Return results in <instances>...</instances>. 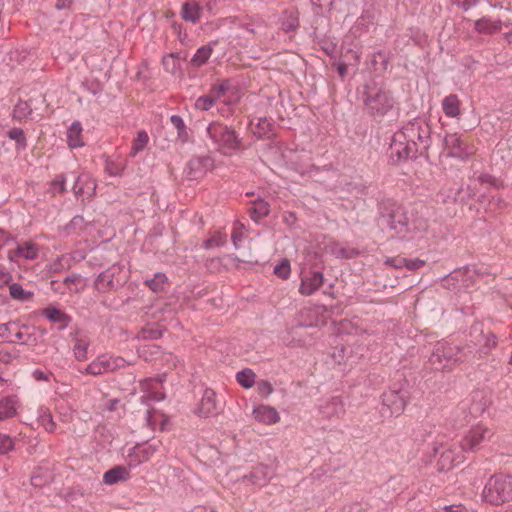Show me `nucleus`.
<instances>
[{
  "label": "nucleus",
  "instance_id": "obj_1",
  "mask_svg": "<svg viewBox=\"0 0 512 512\" xmlns=\"http://www.w3.org/2000/svg\"><path fill=\"white\" fill-rule=\"evenodd\" d=\"M431 143L428 123L421 118H415L394 133L390 144V158L394 162H405L426 157Z\"/></svg>",
  "mask_w": 512,
  "mask_h": 512
},
{
  "label": "nucleus",
  "instance_id": "obj_2",
  "mask_svg": "<svg viewBox=\"0 0 512 512\" xmlns=\"http://www.w3.org/2000/svg\"><path fill=\"white\" fill-rule=\"evenodd\" d=\"M377 225L388 229L401 239H409L417 230L415 222L408 216L404 206L391 198H383L378 202Z\"/></svg>",
  "mask_w": 512,
  "mask_h": 512
},
{
  "label": "nucleus",
  "instance_id": "obj_3",
  "mask_svg": "<svg viewBox=\"0 0 512 512\" xmlns=\"http://www.w3.org/2000/svg\"><path fill=\"white\" fill-rule=\"evenodd\" d=\"M473 346H456L446 341L437 342L429 357V364L435 371H452L458 364L474 362Z\"/></svg>",
  "mask_w": 512,
  "mask_h": 512
},
{
  "label": "nucleus",
  "instance_id": "obj_4",
  "mask_svg": "<svg viewBox=\"0 0 512 512\" xmlns=\"http://www.w3.org/2000/svg\"><path fill=\"white\" fill-rule=\"evenodd\" d=\"M358 93L369 115L383 117L394 108L395 99L392 93L375 83L365 84Z\"/></svg>",
  "mask_w": 512,
  "mask_h": 512
},
{
  "label": "nucleus",
  "instance_id": "obj_5",
  "mask_svg": "<svg viewBox=\"0 0 512 512\" xmlns=\"http://www.w3.org/2000/svg\"><path fill=\"white\" fill-rule=\"evenodd\" d=\"M209 138L218 151L229 155L240 148L241 141L234 129L219 122H212L206 128Z\"/></svg>",
  "mask_w": 512,
  "mask_h": 512
},
{
  "label": "nucleus",
  "instance_id": "obj_6",
  "mask_svg": "<svg viewBox=\"0 0 512 512\" xmlns=\"http://www.w3.org/2000/svg\"><path fill=\"white\" fill-rule=\"evenodd\" d=\"M483 499L492 505H501L512 500V477L506 475H493L486 483Z\"/></svg>",
  "mask_w": 512,
  "mask_h": 512
},
{
  "label": "nucleus",
  "instance_id": "obj_7",
  "mask_svg": "<svg viewBox=\"0 0 512 512\" xmlns=\"http://www.w3.org/2000/svg\"><path fill=\"white\" fill-rule=\"evenodd\" d=\"M354 210H357V222L367 223L372 218L373 207L377 201L376 189L366 185L354 186Z\"/></svg>",
  "mask_w": 512,
  "mask_h": 512
},
{
  "label": "nucleus",
  "instance_id": "obj_8",
  "mask_svg": "<svg viewBox=\"0 0 512 512\" xmlns=\"http://www.w3.org/2000/svg\"><path fill=\"white\" fill-rule=\"evenodd\" d=\"M123 273V266L120 264H113L104 271L100 272L93 281V288L101 294H106L116 291L122 285L123 280L121 274Z\"/></svg>",
  "mask_w": 512,
  "mask_h": 512
},
{
  "label": "nucleus",
  "instance_id": "obj_9",
  "mask_svg": "<svg viewBox=\"0 0 512 512\" xmlns=\"http://www.w3.org/2000/svg\"><path fill=\"white\" fill-rule=\"evenodd\" d=\"M443 147L448 157L467 160L474 154V148L462 135L447 133L443 138Z\"/></svg>",
  "mask_w": 512,
  "mask_h": 512
},
{
  "label": "nucleus",
  "instance_id": "obj_10",
  "mask_svg": "<svg viewBox=\"0 0 512 512\" xmlns=\"http://www.w3.org/2000/svg\"><path fill=\"white\" fill-rule=\"evenodd\" d=\"M492 435L493 433L489 428L478 424L471 427L464 435L460 441V447L463 452L474 453L483 448L484 444L491 439Z\"/></svg>",
  "mask_w": 512,
  "mask_h": 512
},
{
  "label": "nucleus",
  "instance_id": "obj_11",
  "mask_svg": "<svg viewBox=\"0 0 512 512\" xmlns=\"http://www.w3.org/2000/svg\"><path fill=\"white\" fill-rule=\"evenodd\" d=\"M407 404V391L403 389H389L382 394V409L383 416H398L400 415Z\"/></svg>",
  "mask_w": 512,
  "mask_h": 512
},
{
  "label": "nucleus",
  "instance_id": "obj_12",
  "mask_svg": "<svg viewBox=\"0 0 512 512\" xmlns=\"http://www.w3.org/2000/svg\"><path fill=\"white\" fill-rule=\"evenodd\" d=\"M470 334L474 337L476 344L480 345L478 350L473 348L475 359L488 355L497 345L496 335L492 331L484 332L480 324L472 325Z\"/></svg>",
  "mask_w": 512,
  "mask_h": 512
},
{
  "label": "nucleus",
  "instance_id": "obj_13",
  "mask_svg": "<svg viewBox=\"0 0 512 512\" xmlns=\"http://www.w3.org/2000/svg\"><path fill=\"white\" fill-rule=\"evenodd\" d=\"M214 161L210 156H199L189 160L185 168L186 177L189 180L202 178L207 171L212 169Z\"/></svg>",
  "mask_w": 512,
  "mask_h": 512
},
{
  "label": "nucleus",
  "instance_id": "obj_14",
  "mask_svg": "<svg viewBox=\"0 0 512 512\" xmlns=\"http://www.w3.org/2000/svg\"><path fill=\"white\" fill-rule=\"evenodd\" d=\"M221 409L222 408L216 400L215 391L207 388L204 390L200 404L195 412L200 417L207 418L218 415L221 412Z\"/></svg>",
  "mask_w": 512,
  "mask_h": 512
},
{
  "label": "nucleus",
  "instance_id": "obj_15",
  "mask_svg": "<svg viewBox=\"0 0 512 512\" xmlns=\"http://www.w3.org/2000/svg\"><path fill=\"white\" fill-rule=\"evenodd\" d=\"M509 27V23H503L501 20H494L491 17L484 16L474 23V29L480 34L493 35L499 33L502 27Z\"/></svg>",
  "mask_w": 512,
  "mask_h": 512
},
{
  "label": "nucleus",
  "instance_id": "obj_16",
  "mask_svg": "<svg viewBox=\"0 0 512 512\" xmlns=\"http://www.w3.org/2000/svg\"><path fill=\"white\" fill-rule=\"evenodd\" d=\"M38 246L33 242H25L23 245H18L15 249L8 251V259L16 261L17 258L25 260H34L38 257Z\"/></svg>",
  "mask_w": 512,
  "mask_h": 512
},
{
  "label": "nucleus",
  "instance_id": "obj_17",
  "mask_svg": "<svg viewBox=\"0 0 512 512\" xmlns=\"http://www.w3.org/2000/svg\"><path fill=\"white\" fill-rule=\"evenodd\" d=\"M275 475L274 469L267 465H257L252 469L249 475L246 476L253 485L264 486Z\"/></svg>",
  "mask_w": 512,
  "mask_h": 512
},
{
  "label": "nucleus",
  "instance_id": "obj_18",
  "mask_svg": "<svg viewBox=\"0 0 512 512\" xmlns=\"http://www.w3.org/2000/svg\"><path fill=\"white\" fill-rule=\"evenodd\" d=\"M323 283V274L320 271L310 272L303 276L299 292L303 295L313 294Z\"/></svg>",
  "mask_w": 512,
  "mask_h": 512
},
{
  "label": "nucleus",
  "instance_id": "obj_19",
  "mask_svg": "<svg viewBox=\"0 0 512 512\" xmlns=\"http://www.w3.org/2000/svg\"><path fill=\"white\" fill-rule=\"evenodd\" d=\"M41 314L45 316L50 322L58 323L59 330H64L72 321L71 316L54 306H49L42 309Z\"/></svg>",
  "mask_w": 512,
  "mask_h": 512
},
{
  "label": "nucleus",
  "instance_id": "obj_20",
  "mask_svg": "<svg viewBox=\"0 0 512 512\" xmlns=\"http://www.w3.org/2000/svg\"><path fill=\"white\" fill-rule=\"evenodd\" d=\"M255 419L264 424H275L280 420L279 413L271 406L260 405L254 409Z\"/></svg>",
  "mask_w": 512,
  "mask_h": 512
},
{
  "label": "nucleus",
  "instance_id": "obj_21",
  "mask_svg": "<svg viewBox=\"0 0 512 512\" xmlns=\"http://www.w3.org/2000/svg\"><path fill=\"white\" fill-rule=\"evenodd\" d=\"M462 457L455 453L452 449H446L443 451L438 460V470L447 471L453 468L454 466L461 463Z\"/></svg>",
  "mask_w": 512,
  "mask_h": 512
},
{
  "label": "nucleus",
  "instance_id": "obj_22",
  "mask_svg": "<svg viewBox=\"0 0 512 512\" xmlns=\"http://www.w3.org/2000/svg\"><path fill=\"white\" fill-rule=\"evenodd\" d=\"M129 477V469L124 466H115L104 473L103 482L107 485H113L119 481H125Z\"/></svg>",
  "mask_w": 512,
  "mask_h": 512
},
{
  "label": "nucleus",
  "instance_id": "obj_23",
  "mask_svg": "<svg viewBox=\"0 0 512 512\" xmlns=\"http://www.w3.org/2000/svg\"><path fill=\"white\" fill-rule=\"evenodd\" d=\"M487 271L484 267H478L477 265H466L458 270L453 271L445 281L451 280H459L460 276H467L470 279H473L474 276H483L486 275Z\"/></svg>",
  "mask_w": 512,
  "mask_h": 512
},
{
  "label": "nucleus",
  "instance_id": "obj_24",
  "mask_svg": "<svg viewBox=\"0 0 512 512\" xmlns=\"http://www.w3.org/2000/svg\"><path fill=\"white\" fill-rule=\"evenodd\" d=\"M248 213L253 221L258 222L269 215L270 205L267 201L258 198L252 202L251 207L248 209Z\"/></svg>",
  "mask_w": 512,
  "mask_h": 512
},
{
  "label": "nucleus",
  "instance_id": "obj_25",
  "mask_svg": "<svg viewBox=\"0 0 512 512\" xmlns=\"http://www.w3.org/2000/svg\"><path fill=\"white\" fill-rule=\"evenodd\" d=\"M82 125L79 121H74L67 130V142L70 148L82 147L84 143L81 140Z\"/></svg>",
  "mask_w": 512,
  "mask_h": 512
},
{
  "label": "nucleus",
  "instance_id": "obj_26",
  "mask_svg": "<svg viewBox=\"0 0 512 512\" xmlns=\"http://www.w3.org/2000/svg\"><path fill=\"white\" fill-rule=\"evenodd\" d=\"M17 403L16 396H7L0 400V421L16 414Z\"/></svg>",
  "mask_w": 512,
  "mask_h": 512
},
{
  "label": "nucleus",
  "instance_id": "obj_27",
  "mask_svg": "<svg viewBox=\"0 0 512 512\" xmlns=\"http://www.w3.org/2000/svg\"><path fill=\"white\" fill-rule=\"evenodd\" d=\"M443 112L450 118L457 117L460 114V101L458 96L450 94L442 101Z\"/></svg>",
  "mask_w": 512,
  "mask_h": 512
},
{
  "label": "nucleus",
  "instance_id": "obj_28",
  "mask_svg": "<svg viewBox=\"0 0 512 512\" xmlns=\"http://www.w3.org/2000/svg\"><path fill=\"white\" fill-rule=\"evenodd\" d=\"M212 52L213 46L211 44L201 46L191 58V65L194 67H201L208 61Z\"/></svg>",
  "mask_w": 512,
  "mask_h": 512
},
{
  "label": "nucleus",
  "instance_id": "obj_29",
  "mask_svg": "<svg viewBox=\"0 0 512 512\" xmlns=\"http://www.w3.org/2000/svg\"><path fill=\"white\" fill-rule=\"evenodd\" d=\"M200 6L197 3H184L182 6V18L186 21L196 23L200 19Z\"/></svg>",
  "mask_w": 512,
  "mask_h": 512
},
{
  "label": "nucleus",
  "instance_id": "obj_30",
  "mask_svg": "<svg viewBox=\"0 0 512 512\" xmlns=\"http://www.w3.org/2000/svg\"><path fill=\"white\" fill-rule=\"evenodd\" d=\"M10 296L18 301L26 302L33 298V292L23 289L19 283H12L9 287Z\"/></svg>",
  "mask_w": 512,
  "mask_h": 512
},
{
  "label": "nucleus",
  "instance_id": "obj_31",
  "mask_svg": "<svg viewBox=\"0 0 512 512\" xmlns=\"http://www.w3.org/2000/svg\"><path fill=\"white\" fill-rule=\"evenodd\" d=\"M256 374L252 369L245 368L236 374L237 382L244 388L249 389L255 385Z\"/></svg>",
  "mask_w": 512,
  "mask_h": 512
},
{
  "label": "nucleus",
  "instance_id": "obj_32",
  "mask_svg": "<svg viewBox=\"0 0 512 512\" xmlns=\"http://www.w3.org/2000/svg\"><path fill=\"white\" fill-rule=\"evenodd\" d=\"M52 479V475L49 469H43L39 467L31 476V484L35 487H42L49 483Z\"/></svg>",
  "mask_w": 512,
  "mask_h": 512
},
{
  "label": "nucleus",
  "instance_id": "obj_33",
  "mask_svg": "<svg viewBox=\"0 0 512 512\" xmlns=\"http://www.w3.org/2000/svg\"><path fill=\"white\" fill-rule=\"evenodd\" d=\"M149 136L146 131L142 130L137 133V137L134 139L129 156L135 157L140 151H142L148 144Z\"/></svg>",
  "mask_w": 512,
  "mask_h": 512
},
{
  "label": "nucleus",
  "instance_id": "obj_34",
  "mask_svg": "<svg viewBox=\"0 0 512 512\" xmlns=\"http://www.w3.org/2000/svg\"><path fill=\"white\" fill-rule=\"evenodd\" d=\"M108 370H110L109 361L98 358L87 366L86 373L97 376L107 372Z\"/></svg>",
  "mask_w": 512,
  "mask_h": 512
},
{
  "label": "nucleus",
  "instance_id": "obj_35",
  "mask_svg": "<svg viewBox=\"0 0 512 512\" xmlns=\"http://www.w3.org/2000/svg\"><path fill=\"white\" fill-rule=\"evenodd\" d=\"M170 121H171L172 125L177 130L178 138L183 143L187 142L188 139H189V135H188V132H187V127H186L182 117H180L179 115H172L170 117Z\"/></svg>",
  "mask_w": 512,
  "mask_h": 512
},
{
  "label": "nucleus",
  "instance_id": "obj_36",
  "mask_svg": "<svg viewBox=\"0 0 512 512\" xmlns=\"http://www.w3.org/2000/svg\"><path fill=\"white\" fill-rule=\"evenodd\" d=\"M32 113L28 102L20 100L13 109V118L18 120L26 119Z\"/></svg>",
  "mask_w": 512,
  "mask_h": 512
},
{
  "label": "nucleus",
  "instance_id": "obj_37",
  "mask_svg": "<svg viewBox=\"0 0 512 512\" xmlns=\"http://www.w3.org/2000/svg\"><path fill=\"white\" fill-rule=\"evenodd\" d=\"M167 277L163 273H156L152 279L145 281V284L154 292H160L164 289Z\"/></svg>",
  "mask_w": 512,
  "mask_h": 512
},
{
  "label": "nucleus",
  "instance_id": "obj_38",
  "mask_svg": "<svg viewBox=\"0 0 512 512\" xmlns=\"http://www.w3.org/2000/svg\"><path fill=\"white\" fill-rule=\"evenodd\" d=\"M227 243V235L221 232L214 233L210 238L206 239L203 243L205 249L213 247H222Z\"/></svg>",
  "mask_w": 512,
  "mask_h": 512
},
{
  "label": "nucleus",
  "instance_id": "obj_39",
  "mask_svg": "<svg viewBox=\"0 0 512 512\" xmlns=\"http://www.w3.org/2000/svg\"><path fill=\"white\" fill-rule=\"evenodd\" d=\"M313 40L314 42L318 43L323 51H325L327 54H331L335 50L334 44L325 38L324 35L318 32L317 29H314L312 32Z\"/></svg>",
  "mask_w": 512,
  "mask_h": 512
},
{
  "label": "nucleus",
  "instance_id": "obj_40",
  "mask_svg": "<svg viewBox=\"0 0 512 512\" xmlns=\"http://www.w3.org/2000/svg\"><path fill=\"white\" fill-rule=\"evenodd\" d=\"M8 137L16 142L17 149H25L27 146L26 137L23 129L12 128L8 131Z\"/></svg>",
  "mask_w": 512,
  "mask_h": 512
},
{
  "label": "nucleus",
  "instance_id": "obj_41",
  "mask_svg": "<svg viewBox=\"0 0 512 512\" xmlns=\"http://www.w3.org/2000/svg\"><path fill=\"white\" fill-rule=\"evenodd\" d=\"M162 335H163V331L160 329L144 327L138 332L136 339H138V340H157V339H160L162 337Z\"/></svg>",
  "mask_w": 512,
  "mask_h": 512
},
{
  "label": "nucleus",
  "instance_id": "obj_42",
  "mask_svg": "<svg viewBox=\"0 0 512 512\" xmlns=\"http://www.w3.org/2000/svg\"><path fill=\"white\" fill-rule=\"evenodd\" d=\"M272 124L266 118H260L256 125V130L254 134L257 135L258 138L269 137V133L272 131Z\"/></svg>",
  "mask_w": 512,
  "mask_h": 512
},
{
  "label": "nucleus",
  "instance_id": "obj_43",
  "mask_svg": "<svg viewBox=\"0 0 512 512\" xmlns=\"http://www.w3.org/2000/svg\"><path fill=\"white\" fill-rule=\"evenodd\" d=\"M88 345H89L88 342H86L82 339L76 340V343L73 347V353H74L75 358L78 361H84L87 359Z\"/></svg>",
  "mask_w": 512,
  "mask_h": 512
},
{
  "label": "nucleus",
  "instance_id": "obj_44",
  "mask_svg": "<svg viewBox=\"0 0 512 512\" xmlns=\"http://www.w3.org/2000/svg\"><path fill=\"white\" fill-rule=\"evenodd\" d=\"M215 101L216 100L210 94L202 95L196 99L194 106L197 110L208 111L212 108Z\"/></svg>",
  "mask_w": 512,
  "mask_h": 512
},
{
  "label": "nucleus",
  "instance_id": "obj_45",
  "mask_svg": "<svg viewBox=\"0 0 512 512\" xmlns=\"http://www.w3.org/2000/svg\"><path fill=\"white\" fill-rule=\"evenodd\" d=\"M39 422L45 428L47 432H53L56 428V424L53 421L52 415L47 410H42L39 414Z\"/></svg>",
  "mask_w": 512,
  "mask_h": 512
},
{
  "label": "nucleus",
  "instance_id": "obj_46",
  "mask_svg": "<svg viewBox=\"0 0 512 512\" xmlns=\"http://www.w3.org/2000/svg\"><path fill=\"white\" fill-rule=\"evenodd\" d=\"M230 89V80H223L219 85H212L209 94L217 100Z\"/></svg>",
  "mask_w": 512,
  "mask_h": 512
},
{
  "label": "nucleus",
  "instance_id": "obj_47",
  "mask_svg": "<svg viewBox=\"0 0 512 512\" xmlns=\"http://www.w3.org/2000/svg\"><path fill=\"white\" fill-rule=\"evenodd\" d=\"M163 65L166 71L175 73V70L179 67L178 53H170L168 56L163 57Z\"/></svg>",
  "mask_w": 512,
  "mask_h": 512
},
{
  "label": "nucleus",
  "instance_id": "obj_48",
  "mask_svg": "<svg viewBox=\"0 0 512 512\" xmlns=\"http://www.w3.org/2000/svg\"><path fill=\"white\" fill-rule=\"evenodd\" d=\"M291 268L290 262L287 259H283L279 264L274 267V273L279 278L286 279L290 275Z\"/></svg>",
  "mask_w": 512,
  "mask_h": 512
},
{
  "label": "nucleus",
  "instance_id": "obj_49",
  "mask_svg": "<svg viewBox=\"0 0 512 512\" xmlns=\"http://www.w3.org/2000/svg\"><path fill=\"white\" fill-rule=\"evenodd\" d=\"M370 25H373V16L369 12L362 14L356 21L358 30L367 31Z\"/></svg>",
  "mask_w": 512,
  "mask_h": 512
},
{
  "label": "nucleus",
  "instance_id": "obj_50",
  "mask_svg": "<svg viewBox=\"0 0 512 512\" xmlns=\"http://www.w3.org/2000/svg\"><path fill=\"white\" fill-rule=\"evenodd\" d=\"M331 251L337 258L349 259L352 256V249L341 246L340 244H335Z\"/></svg>",
  "mask_w": 512,
  "mask_h": 512
},
{
  "label": "nucleus",
  "instance_id": "obj_51",
  "mask_svg": "<svg viewBox=\"0 0 512 512\" xmlns=\"http://www.w3.org/2000/svg\"><path fill=\"white\" fill-rule=\"evenodd\" d=\"M13 440L8 435L0 434V454H6L13 449Z\"/></svg>",
  "mask_w": 512,
  "mask_h": 512
},
{
  "label": "nucleus",
  "instance_id": "obj_52",
  "mask_svg": "<svg viewBox=\"0 0 512 512\" xmlns=\"http://www.w3.org/2000/svg\"><path fill=\"white\" fill-rule=\"evenodd\" d=\"M257 391L259 395L267 397L273 392L272 384L267 380H261L257 383Z\"/></svg>",
  "mask_w": 512,
  "mask_h": 512
},
{
  "label": "nucleus",
  "instance_id": "obj_53",
  "mask_svg": "<svg viewBox=\"0 0 512 512\" xmlns=\"http://www.w3.org/2000/svg\"><path fill=\"white\" fill-rule=\"evenodd\" d=\"M159 349H160V347L155 344L145 345L138 349V354L140 357H144L147 360L148 359L147 354H150L151 356L155 355L158 353Z\"/></svg>",
  "mask_w": 512,
  "mask_h": 512
},
{
  "label": "nucleus",
  "instance_id": "obj_54",
  "mask_svg": "<svg viewBox=\"0 0 512 512\" xmlns=\"http://www.w3.org/2000/svg\"><path fill=\"white\" fill-rule=\"evenodd\" d=\"M385 264L395 269H400L406 264V258L400 256L387 258Z\"/></svg>",
  "mask_w": 512,
  "mask_h": 512
},
{
  "label": "nucleus",
  "instance_id": "obj_55",
  "mask_svg": "<svg viewBox=\"0 0 512 512\" xmlns=\"http://www.w3.org/2000/svg\"><path fill=\"white\" fill-rule=\"evenodd\" d=\"M425 265V261L421 260L419 258L415 259H407L406 258V264L404 267H406L410 271H416L420 268H422Z\"/></svg>",
  "mask_w": 512,
  "mask_h": 512
},
{
  "label": "nucleus",
  "instance_id": "obj_56",
  "mask_svg": "<svg viewBox=\"0 0 512 512\" xmlns=\"http://www.w3.org/2000/svg\"><path fill=\"white\" fill-rule=\"evenodd\" d=\"M65 183L66 175L60 174L52 181V186L57 188L59 193H63L66 191Z\"/></svg>",
  "mask_w": 512,
  "mask_h": 512
},
{
  "label": "nucleus",
  "instance_id": "obj_57",
  "mask_svg": "<svg viewBox=\"0 0 512 512\" xmlns=\"http://www.w3.org/2000/svg\"><path fill=\"white\" fill-rule=\"evenodd\" d=\"M84 224V218L81 215L74 216L71 221L67 224L66 229L74 230L76 228H82Z\"/></svg>",
  "mask_w": 512,
  "mask_h": 512
},
{
  "label": "nucleus",
  "instance_id": "obj_58",
  "mask_svg": "<svg viewBox=\"0 0 512 512\" xmlns=\"http://www.w3.org/2000/svg\"><path fill=\"white\" fill-rule=\"evenodd\" d=\"M72 175L74 176L73 193L76 196H81L84 193L83 185H81V176H75L74 173H72Z\"/></svg>",
  "mask_w": 512,
  "mask_h": 512
},
{
  "label": "nucleus",
  "instance_id": "obj_59",
  "mask_svg": "<svg viewBox=\"0 0 512 512\" xmlns=\"http://www.w3.org/2000/svg\"><path fill=\"white\" fill-rule=\"evenodd\" d=\"M455 4L462 7L465 11L475 6L480 0H452Z\"/></svg>",
  "mask_w": 512,
  "mask_h": 512
},
{
  "label": "nucleus",
  "instance_id": "obj_60",
  "mask_svg": "<svg viewBox=\"0 0 512 512\" xmlns=\"http://www.w3.org/2000/svg\"><path fill=\"white\" fill-rule=\"evenodd\" d=\"M282 26L286 32L293 31L298 27V19L297 18L290 19V20L284 22L282 24Z\"/></svg>",
  "mask_w": 512,
  "mask_h": 512
},
{
  "label": "nucleus",
  "instance_id": "obj_61",
  "mask_svg": "<svg viewBox=\"0 0 512 512\" xmlns=\"http://www.w3.org/2000/svg\"><path fill=\"white\" fill-rule=\"evenodd\" d=\"M313 7L322 10L331 5L332 0H310Z\"/></svg>",
  "mask_w": 512,
  "mask_h": 512
},
{
  "label": "nucleus",
  "instance_id": "obj_62",
  "mask_svg": "<svg viewBox=\"0 0 512 512\" xmlns=\"http://www.w3.org/2000/svg\"><path fill=\"white\" fill-rule=\"evenodd\" d=\"M32 375H33L34 379L37 381H48L49 380V375L39 369H36Z\"/></svg>",
  "mask_w": 512,
  "mask_h": 512
},
{
  "label": "nucleus",
  "instance_id": "obj_63",
  "mask_svg": "<svg viewBox=\"0 0 512 512\" xmlns=\"http://www.w3.org/2000/svg\"><path fill=\"white\" fill-rule=\"evenodd\" d=\"M74 0H57L55 7L57 10H63L70 8Z\"/></svg>",
  "mask_w": 512,
  "mask_h": 512
},
{
  "label": "nucleus",
  "instance_id": "obj_64",
  "mask_svg": "<svg viewBox=\"0 0 512 512\" xmlns=\"http://www.w3.org/2000/svg\"><path fill=\"white\" fill-rule=\"evenodd\" d=\"M190 512H216L213 508L207 506H195Z\"/></svg>",
  "mask_w": 512,
  "mask_h": 512
}]
</instances>
